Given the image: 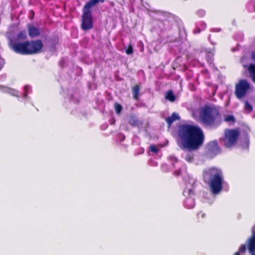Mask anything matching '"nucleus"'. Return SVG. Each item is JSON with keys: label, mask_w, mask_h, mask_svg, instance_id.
Returning <instances> with one entry per match:
<instances>
[{"label": "nucleus", "mask_w": 255, "mask_h": 255, "mask_svg": "<svg viewBox=\"0 0 255 255\" xmlns=\"http://www.w3.org/2000/svg\"><path fill=\"white\" fill-rule=\"evenodd\" d=\"M204 135L202 129L192 125H183L178 131L177 142L183 150L194 151L198 149L203 144Z\"/></svg>", "instance_id": "f257e3e1"}, {"label": "nucleus", "mask_w": 255, "mask_h": 255, "mask_svg": "<svg viewBox=\"0 0 255 255\" xmlns=\"http://www.w3.org/2000/svg\"><path fill=\"white\" fill-rule=\"evenodd\" d=\"M204 180H209L210 188L214 194H218L221 190L223 183V176L221 170L216 168H208L204 171Z\"/></svg>", "instance_id": "f03ea898"}, {"label": "nucleus", "mask_w": 255, "mask_h": 255, "mask_svg": "<svg viewBox=\"0 0 255 255\" xmlns=\"http://www.w3.org/2000/svg\"><path fill=\"white\" fill-rule=\"evenodd\" d=\"M217 115V112L215 110L206 107L201 111L200 119L204 123L211 124L214 122Z\"/></svg>", "instance_id": "7ed1b4c3"}, {"label": "nucleus", "mask_w": 255, "mask_h": 255, "mask_svg": "<svg viewBox=\"0 0 255 255\" xmlns=\"http://www.w3.org/2000/svg\"><path fill=\"white\" fill-rule=\"evenodd\" d=\"M239 134V132L237 130H226L225 131V137L224 138L225 145L227 147H230L235 145Z\"/></svg>", "instance_id": "20e7f679"}, {"label": "nucleus", "mask_w": 255, "mask_h": 255, "mask_svg": "<svg viewBox=\"0 0 255 255\" xmlns=\"http://www.w3.org/2000/svg\"><path fill=\"white\" fill-rule=\"evenodd\" d=\"M82 15V28L86 30L93 27L92 14L90 10L88 8H83Z\"/></svg>", "instance_id": "39448f33"}, {"label": "nucleus", "mask_w": 255, "mask_h": 255, "mask_svg": "<svg viewBox=\"0 0 255 255\" xmlns=\"http://www.w3.org/2000/svg\"><path fill=\"white\" fill-rule=\"evenodd\" d=\"M250 88L249 83L245 80H241L236 87V95L238 99H241Z\"/></svg>", "instance_id": "423d86ee"}, {"label": "nucleus", "mask_w": 255, "mask_h": 255, "mask_svg": "<svg viewBox=\"0 0 255 255\" xmlns=\"http://www.w3.org/2000/svg\"><path fill=\"white\" fill-rule=\"evenodd\" d=\"M27 54L37 53L40 52L43 46L40 40L27 42Z\"/></svg>", "instance_id": "0eeeda50"}, {"label": "nucleus", "mask_w": 255, "mask_h": 255, "mask_svg": "<svg viewBox=\"0 0 255 255\" xmlns=\"http://www.w3.org/2000/svg\"><path fill=\"white\" fill-rule=\"evenodd\" d=\"M27 42L10 43L9 47L15 52L22 54H27Z\"/></svg>", "instance_id": "6e6552de"}, {"label": "nucleus", "mask_w": 255, "mask_h": 255, "mask_svg": "<svg viewBox=\"0 0 255 255\" xmlns=\"http://www.w3.org/2000/svg\"><path fill=\"white\" fill-rule=\"evenodd\" d=\"M249 252L252 255H255V225L252 228V235L247 241Z\"/></svg>", "instance_id": "1a4fd4ad"}, {"label": "nucleus", "mask_w": 255, "mask_h": 255, "mask_svg": "<svg viewBox=\"0 0 255 255\" xmlns=\"http://www.w3.org/2000/svg\"><path fill=\"white\" fill-rule=\"evenodd\" d=\"M207 149L211 153L216 155L220 152L219 147L216 140L212 141L207 145Z\"/></svg>", "instance_id": "9d476101"}, {"label": "nucleus", "mask_w": 255, "mask_h": 255, "mask_svg": "<svg viewBox=\"0 0 255 255\" xmlns=\"http://www.w3.org/2000/svg\"><path fill=\"white\" fill-rule=\"evenodd\" d=\"M28 33L29 35L31 37H34L38 35L40 33L39 30L38 28L35 27L32 25L28 26Z\"/></svg>", "instance_id": "9b49d317"}, {"label": "nucleus", "mask_w": 255, "mask_h": 255, "mask_svg": "<svg viewBox=\"0 0 255 255\" xmlns=\"http://www.w3.org/2000/svg\"><path fill=\"white\" fill-rule=\"evenodd\" d=\"M180 118L178 114L174 113L170 117L166 119V121L168 124L169 126H170L173 122L176 120H179Z\"/></svg>", "instance_id": "f8f14e48"}, {"label": "nucleus", "mask_w": 255, "mask_h": 255, "mask_svg": "<svg viewBox=\"0 0 255 255\" xmlns=\"http://www.w3.org/2000/svg\"><path fill=\"white\" fill-rule=\"evenodd\" d=\"M105 1V0H90L88 1L84 6L85 8H88L90 9L91 7L95 5L96 4L99 2L103 3Z\"/></svg>", "instance_id": "ddd939ff"}, {"label": "nucleus", "mask_w": 255, "mask_h": 255, "mask_svg": "<svg viewBox=\"0 0 255 255\" xmlns=\"http://www.w3.org/2000/svg\"><path fill=\"white\" fill-rule=\"evenodd\" d=\"M185 205L187 208L191 209L193 208L195 205L194 199L191 197L187 198L185 201Z\"/></svg>", "instance_id": "4468645a"}, {"label": "nucleus", "mask_w": 255, "mask_h": 255, "mask_svg": "<svg viewBox=\"0 0 255 255\" xmlns=\"http://www.w3.org/2000/svg\"><path fill=\"white\" fill-rule=\"evenodd\" d=\"M248 70L249 71L251 78H252L254 82H255V65L251 64L249 66Z\"/></svg>", "instance_id": "2eb2a0df"}, {"label": "nucleus", "mask_w": 255, "mask_h": 255, "mask_svg": "<svg viewBox=\"0 0 255 255\" xmlns=\"http://www.w3.org/2000/svg\"><path fill=\"white\" fill-rule=\"evenodd\" d=\"M3 91L8 93H9L12 95L16 96H18L17 94L18 92L15 90L12 89L7 87H4L3 88Z\"/></svg>", "instance_id": "dca6fc26"}, {"label": "nucleus", "mask_w": 255, "mask_h": 255, "mask_svg": "<svg viewBox=\"0 0 255 255\" xmlns=\"http://www.w3.org/2000/svg\"><path fill=\"white\" fill-rule=\"evenodd\" d=\"M165 98L170 102H174L175 99L174 95H173V93L170 91H168L166 93L165 95Z\"/></svg>", "instance_id": "f3484780"}, {"label": "nucleus", "mask_w": 255, "mask_h": 255, "mask_svg": "<svg viewBox=\"0 0 255 255\" xmlns=\"http://www.w3.org/2000/svg\"><path fill=\"white\" fill-rule=\"evenodd\" d=\"M139 91V87L138 85L134 86L132 88V93L133 95V98L135 99H137Z\"/></svg>", "instance_id": "a211bd4d"}, {"label": "nucleus", "mask_w": 255, "mask_h": 255, "mask_svg": "<svg viewBox=\"0 0 255 255\" xmlns=\"http://www.w3.org/2000/svg\"><path fill=\"white\" fill-rule=\"evenodd\" d=\"M224 121L230 124H233L235 122V119L232 115H226L225 116Z\"/></svg>", "instance_id": "6ab92c4d"}, {"label": "nucleus", "mask_w": 255, "mask_h": 255, "mask_svg": "<svg viewBox=\"0 0 255 255\" xmlns=\"http://www.w3.org/2000/svg\"><path fill=\"white\" fill-rule=\"evenodd\" d=\"M246 251V246L245 245L241 246L239 249V251L236 252L234 255H240V254H244Z\"/></svg>", "instance_id": "aec40b11"}, {"label": "nucleus", "mask_w": 255, "mask_h": 255, "mask_svg": "<svg viewBox=\"0 0 255 255\" xmlns=\"http://www.w3.org/2000/svg\"><path fill=\"white\" fill-rule=\"evenodd\" d=\"M185 160L188 162H192L193 161V155L192 154H188L184 157Z\"/></svg>", "instance_id": "412c9836"}, {"label": "nucleus", "mask_w": 255, "mask_h": 255, "mask_svg": "<svg viewBox=\"0 0 255 255\" xmlns=\"http://www.w3.org/2000/svg\"><path fill=\"white\" fill-rule=\"evenodd\" d=\"M114 107L116 111V113L118 114H120L122 110V106L120 104L116 103L115 104Z\"/></svg>", "instance_id": "4be33fe9"}, {"label": "nucleus", "mask_w": 255, "mask_h": 255, "mask_svg": "<svg viewBox=\"0 0 255 255\" xmlns=\"http://www.w3.org/2000/svg\"><path fill=\"white\" fill-rule=\"evenodd\" d=\"M26 37V33L25 31H21L17 35L18 39H25Z\"/></svg>", "instance_id": "5701e85b"}, {"label": "nucleus", "mask_w": 255, "mask_h": 255, "mask_svg": "<svg viewBox=\"0 0 255 255\" xmlns=\"http://www.w3.org/2000/svg\"><path fill=\"white\" fill-rule=\"evenodd\" d=\"M245 109L248 112H251L252 110V106L249 104L248 102H245Z\"/></svg>", "instance_id": "b1692460"}, {"label": "nucleus", "mask_w": 255, "mask_h": 255, "mask_svg": "<svg viewBox=\"0 0 255 255\" xmlns=\"http://www.w3.org/2000/svg\"><path fill=\"white\" fill-rule=\"evenodd\" d=\"M127 54L129 55L132 53L133 49L131 45H129L126 51Z\"/></svg>", "instance_id": "393cba45"}, {"label": "nucleus", "mask_w": 255, "mask_h": 255, "mask_svg": "<svg viewBox=\"0 0 255 255\" xmlns=\"http://www.w3.org/2000/svg\"><path fill=\"white\" fill-rule=\"evenodd\" d=\"M150 150L151 151L155 153H156L158 151V149L156 147L153 145L150 146Z\"/></svg>", "instance_id": "a878e982"}, {"label": "nucleus", "mask_w": 255, "mask_h": 255, "mask_svg": "<svg viewBox=\"0 0 255 255\" xmlns=\"http://www.w3.org/2000/svg\"><path fill=\"white\" fill-rule=\"evenodd\" d=\"M249 146V139L247 138L244 141L243 147L244 148H247Z\"/></svg>", "instance_id": "bb28decb"}, {"label": "nucleus", "mask_w": 255, "mask_h": 255, "mask_svg": "<svg viewBox=\"0 0 255 255\" xmlns=\"http://www.w3.org/2000/svg\"><path fill=\"white\" fill-rule=\"evenodd\" d=\"M205 215V214L202 212H200L198 214V218H203L204 217Z\"/></svg>", "instance_id": "cd10ccee"}, {"label": "nucleus", "mask_w": 255, "mask_h": 255, "mask_svg": "<svg viewBox=\"0 0 255 255\" xmlns=\"http://www.w3.org/2000/svg\"><path fill=\"white\" fill-rule=\"evenodd\" d=\"M252 58L255 61V50L252 53Z\"/></svg>", "instance_id": "c85d7f7f"}, {"label": "nucleus", "mask_w": 255, "mask_h": 255, "mask_svg": "<svg viewBox=\"0 0 255 255\" xmlns=\"http://www.w3.org/2000/svg\"><path fill=\"white\" fill-rule=\"evenodd\" d=\"M28 88V86H25V88H24L25 90V91H27V90Z\"/></svg>", "instance_id": "c756f323"}, {"label": "nucleus", "mask_w": 255, "mask_h": 255, "mask_svg": "<svg viewBox=\"0 0 255 255\" xmlns=\"http://www.w3.org/2000/svg\"><path fill=\"white\" fill-rule=\"evenodd\" d=\"M188 192H192V190L190 189V190H189Z\"/></svg>", "instance_id": "7c9ffc66"}, {"label": "nucleus", "mask_w": 255, "mask_h": 255, "mask_svg": "<svg viewBox=\"0 0 255 255\" xmlns=\"http://www.w3.org/2000/svg\"><path fill=\"white\" fill-rule=\"evenodd\" d=\"M186 193V191L184 192V194H185Z\"/></svg>", "instance_id": "2f4dec72"}]
</instances>
